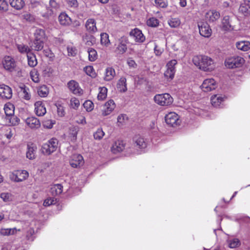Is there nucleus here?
Masks as SVG:
<instances>
[{"mask_svg": "<svg viewBox=\"0 0 250 250\" xmlns=\"http://www.w3.org/2000/svg\"><path fill=\"white\" fill-rule=\"evenodd\" d=\"M193 63L204 71H210L214 68L213 60L205 55L195 56L192 59Z\"/></svg>", "mask_w": 250, "mask_h": 250, "instance_id": "obj_1", "label": "nucleus"}, {"mask_svg": "<svg viewBox=\"0 0 250 250\" xmlns=\"http://www.w3.org/2000/svg\"><path fill=\"white\" fill-rule=\"evenodd\" d=\"M58 145V141L57 139L52 138L43 145L42 151L45 154L50 155L56 150Z\"/></svg>", "mask_w": 250, "mask_h": 250, "instance_id": "obj_2", "label": "nucleus"}, {"mask_svg": "<svg viewBox=\"0 0 250 250\" xmlns=\"http://www.w3.org/2000/svg\"><path fill=\"white\" fill-rule=\"evenodd\" d=\"M155 102L162 106H167L173 102V98L168 93L157 94L154 97Z\"/></svg>", "mask_w": 250, "mask_h": 250, "instance_id": "obj_3", "label": "nucleus"}, {"mask_svg": "<svg viewBox=\"0 0 250 250\" xmlns=\"http://www.w3.org/2000/svg\"><path fill=\"white\" fill-rule=\"evenodd\" d=\"M28 172L25 170H18L9 174L10 179L15 182H21L26 180L28 177Z\"/></svg>", "mask_w": 250, "mask_h": 250, "instance_id": "obj_4", "label": "nucleus"}, {"mask_svg": "<svg viewBox=\"0 0 250 250\" xmlns=\"http://www.w3.org/2000/svg\"><path fill=\"white\" fill-rule=\"evenodd\" d=\"M244 59L240 56H233L228 58L225 61V65L229 68L241 66L244 63Z\"/></svg>", "mask_w": 250, "mask_h": 250, "instance_id": "obj_5", "label": "nucleus"}, {"mask_svg": "<svg viewBox=\"0 0 250 250\" xmlns=\"http://www.w3.org/2000/svg\"><path fill=\"white\" fill-rule=\"evenodd\" d=\"M202 89L205 92L214 90L217 87V83L213 79L205 80L201 86Z\"/></svg>", "mask_w": 250, "mask_h": 250, "instance_id": "obj_6", "label": "nucleus"}, {"mask_svg": "<svg viewBox=\"0 0 250 250\" xmlns=\"http://www.w3.org/2000/svg\"><path fill=\"white\" fill-rule=\"evenodd\" d=\"M165 121L167 125L171 126H175L179 125L180 121L178 115L175 112H170L165 116Z\"/></svg>", "mask_w": 250, "mask_h": 250, "instance_id": "obj_7", "label": "nucleus"}, {"mask_svg": "<svg viewBox=\"0 0 250 250\" xmlns=\"http://www.w3.org/2000/svg\"><path fill=\"white\" fill-rule=\"evenodd\" d=\"M116 107L115 104L113 100H110L106 102L103 106L102 109V115L106 116L109 115Z\"/></svg>", "mask_w": 250, "mask_h": 250, "instance_id": "obj_8", "label": "nucleus"}, {"mask_svg": "<svg viewBox=\"0 0 250 250\" xmlns=\"http://www.w3.org/2000/svg\"><path fill=\"white\" fill-rule=\"evenodd\" d=\"M84 164L83 156L80 154H75L72 155L70 160V165L74 168L82 166Z\"/></svg>", "mask_w": 250, "mask_h": 250, "instance_id": "obj_9", "label": "nucleus"}, {"mask_svg": "<svg viewBox=\"0 0 250 250\" xmlns=\"http://www.w3.org/2000/svg\"><path fill=\"white\" fill-rule=\"evenodd\" d=\"M128 42L127 37L125 36H123L118 40V45L116 47V50L119 53L123 54L126 51Z\"/></svg>", "mask_w": 250, "mask_h": 250, "instance_id": "obj_10", "label": "nucleus"}, {"mask_svg": "<svg viewBox=\"0 0 250 250\" xmlns=\"http://www.w3.org/2000/svg\"><path fill=\"white\" fill-rule=\"evenodd\" d=\"M0 96L3 99H10L12 96V90L8 85L4 84L0 85Z\"/></svg>", "mask_w": 250, "mask_h": 250, "instance_id": "obj_11", "label": "nucleus"}, {"mask_svg": "<svg viewBox=\"0 0 250 250\" xmlns=\"http://www.w3.org/2000/svg\"><path fill=\"white\" fill-rule=\"evenodd\" d=\"M129 35L131 37H133L135 41L137 42H143L146 39L142 31L137 28L132 30L130 32Z\"/></svg>", "mask_w": 250, "mask_h": 250, "instance_id": "obj_12", "label": "nucleus"}, {"mask_svg": "<svg viewBox=\"0 0 250 250\" xmlns=\"http://www.w3.org/2000/svg\"><path fill=\"white\" fill-rule=\"evenodd\" d=\"M67 86L69 90L74 94L82 95L83 93V90L80 87L79 83L75 81L71 80L67 83Z\"/></svg>", "mask_w": 250, "mask_h": 250, "instance_id": "obj_13", "label": "nucleus"}, {"mask_svg": "<svg viewBox=\"0 0 250 250\" xmlns=\"http://www.w3.org/2000/svg\"><path fill=\"white\" fill-rule=\"evenodd\" d=\"M26 124L32 129H37L40 127L41 122L39 120L35 117L27 118L25 121Z\"/></svg>", "mask_w": 250, "mask_h": 250, "instance_id": "obj_14", "label": "nucleus"}, {"mask_svg": "<svg viewBox=\"0 0 250 250\" xmlns=\"http://www.w3.org/2000/svg\"><path fill=\"white\" fill-rule=\"evenodd\" d=\"M2 64L5 69L10 71H12L16 66L14 60L10 56H5L4 58Z\"/></svg>", "mask_w": 250, "mask_h": 250, "instance_id": "obj_15", "label": "nucleus"}, {"mask_svg": "<svg viewBox=\"0 0 250 250\" xmlns=\"http://www.w3.org/2000/svg\"><path fill=\"white\" fill-rule=\"evenodd\" d=\"M133 144L135 147L141 149L145 148L146 147V142L145 138L140 135H135L133 139Z\"/></svg>", "mask_w": 250, "mask_h": 250, "instance_id": "obj_16", "label": "nucleus"}, {"mask_svg": "<svg viewBox=\"0 0 250 250\" xmlns=\"http://www.w3.org/2000/svg\"><path fill=\"white\" fill-rule=\"evenodd\" d=\"M199 33L202 36L208 38L211 36V29L207 23H202L198 25Z\"/></svg>", "mask_w": 250, "mask_h": 250, "instance_id": "obj_17", "label": "nucleus"}, {"mask_svg": "<svg viewBox=\"0 0 250 250\" xmlns=\"http://www.w3.org/2000/svg\"><path fill=\"white\" fill-rule=\"evenodd\" d=\"M125 148V143L122 140L115 141L111 147V151L113 153H117L122 151Z\"/></svg>", "mask_w": 250, "mask_h": 250, "instance_id": "obj_18", "label": "nucleus"}, {"mask_svg": "<svg viewBox=\"0 0 250 250\" xmlns=\"http://www.w3.org/2000/svg\"><path fill=\"white\" fill-rule=\"evenodd\" d=\"M35 111L36 115L38 116H43L46 112V108L44 105L41 101L36 102L35 104Z\"/></svg>", "mask_w": 250, "mask_h": 250, "instance_id": "obj_19", "label": "nucleus"}, {"mask_svg": "<svg viewBox=\"0 0 250 250\" xmlns=\"http://www.w3.org/2000/svg\"><path fill=\"white\" fill-rule=\"evenodd\" d=\"M96 22L94 19H89L85 22L86 30L91 33H94L97 31Z\"/></svg>", "mask_w": 250, "mask_h": 250, "instance_id": "obj_20", "label": "nucleus"}, {"mask_svg": "<svg viewBox=\"0 0 250 250\" xmlns=\"http://www.w3.org/2000/svg\"><path fill=\"white\" fill-rule=\"evenodd\" d=\"M226 98L225 96L221 94L214 95L211 97V103L214 107H218Z\"/></svg>", "mask_w": 250, "mask_h": 250, "instance_id": "obj_21", "label": "nucleus"}, {"mask_svg": "<svg viewBox=\"0 0 250 250\" xmlns=\"http://www.w3.org/2000/svg\"><path fill=\"white\" fill-rule=\"evenodd\" d=\"M117 88L120 92H125L127 91L126 79L124 77H122L118 81Z\"/></svg>", "mask_w": 250, "mask_h": 250, "instance_id": "obj_22", "label": "nucleus"}, {"mask_svg": "<svg viewBox=\"0 0 250 250\" xmlns=\"http://www.w3.org/2000/svg\"><path fill=\"white\" fill-rule=\"evenodd\" d=\"M220 17V13L215 10H210L206 13V18L210 21L213 22Z\"/></svg>", "mask_w": 250, "mask_h": 250, "instance_id": "obj_23", "label": "nucleus"}, {"mask_svg": "<svg viewBox=\"0 0 250 250\" xmlns=\"http://www.w3.org/2000/svg\"><path fill=\"white\" fill-rule=\"evenodd\" d=\"M116 75L114 69L112 67H108L105 70L104 80L106 81H110L113 79Z\"/></svg>", "mask_w": 250, "mask_h": 250, "instance_id": "obj_24", "label": "nucleus"}, {"mask_svg": "<svg viewBox=\"0 0 250 250\" xmlns=\"http://www.w3.org/2000/svg\"><path fill=\"white\" fill-rule=\"evenodd\" d=\"M59 21L62 25H68L71 22V18L65 13H62L59 16Z\"/></svg>", "mask_w": 250, "mask_h": 250, "instance_id": "obj_25", "label": "nucleus"}, {"mask_svg": "<svg viewBox=\"0 0 250 250\" xmlns=\"http://www.w3.org/2000/svg\"><path fill=\"white\" fill-rule=\"evenodd\" d=\"M79 131V127L77 126H72L69 129L68 136L72 142H75L77 140V136L78 131Z\"/></svg>", "mask_w": 250, "mask_h": 250, "instance_id": "obj_26", "label": "nucleus"}, {"mask_svg": "<svg viewBox=\"0 0 250 250\" xmlns=\"http://www.w3.org/2000/svg\"><path fill=\"white\" fill-rule=\"evenodd\" d=\"M231 21L229 16H225L222 20V27L225 30H231L233 29L231 23Z\"/></svg>", "mask_w": 250, "mask_h": 250, "instance_id": "obj_27", "label": "nucleus"}, {"mask_svg": "<svg viewBox=\"0 0 250 250\" xmlns=\"http://www.w3.org/2000/svg\"><path fill=\"white\" fill-rule=\"evenodd\" d=\"M36 150L37 147L33 144L28 145L26 157L30 160L35 159Z\"/></svg>", "mask_w": 250, "mask_h": 250, "instance_id": "obj_28", "label": "nucleus"}, {"mask_svg": "<svg viewBox=\"0 0 250 250\" xmlns=\"http://www.w3.org/2000/svg\"><path fill=\"white\" fill-rule=\"evenodd\" d=\"M9 1L12 7L18 10L22 9L25 5L23 0H9Z\"/></svg>", "mask_w": 250, "mask_h": 250, "instance_id": "obj_29", "label": "nucleus"}, {"mask_svg": "<svg viewBox=\"0 0 250 250\" xmlns=\"http://www.w3.org/2000/svg\"><path fill=\"white\" fill-rule=\"evenodd\" d=\"M236 46L238 49L247 51L250 49V42L249 41H240L236 42Z\"/></svg>", "mask_w": 250, "mask_h": 250, "instance_id": "obj_30", "label": "nucleus"}, {"mask_svg": "<svg viewBox=\"0 0 250 250\" xmlns=\"http://www.w3.org/2000/svg\"><path fill=\"white\" fill-rule=\"evenodd\" d=\"M62 188L61 184H56L51 187L50 191L53 196L58 195L62 193Z\"/></svg>", "mask_w": 250, "mask_h": 250, "instance_id": "obj_31", "label": "nucleus"}, {"mask_svg": "<svg viewBox=\"0 0 250 250\" xmlns=\"http://www.w3.org/2000/svg\"><path fill=\"white\" fill-rule=\"evenodd\" d=\"M35 40L44 41L45 38V31L43 29L37 28L34 32Z\"/></svg>", "mask_w": 250, "mask_h": 250, "instance_id": "obj_32", "label": "nucleus"}, {"mask_svg": "<svg viewBox=\"0 0 250 250\" xmlns=\"http://www.w3.org/2000/svg\"><path fill=\"white\" fill-rule=\"evenodd\" d=\"M44 41L35 40L32 44L30 45L31 49L35 51H41L43 48Z\"/></svg>", "mask_w": 250, "mask_h": 250, "instance_id": "obj_33", "label": "nucleus"}, {"mask_svg": "<svg viewBox=\"0 0 250 250\" xmlns=\"http://www.w3.org/2000/svg\"><path fill=\"white\" fill-rule=\"evenodd\" d=\"M41 14L44 18L48 19L53 14V10L47 6H42Z\"/></svg>", "mask_w": 250, "mask_h": 250, "instance_id": "obj_34", "label": "nucleus"}, {"mask_svg": "<svg viewBox=\"0 0 250 250\" xmlns=\"http://www.w3.org/2000/svg\"><path fill=\"white\" fill-rule=\"evenodd\" d=\"M28 60V64L30 67H34L37 64V60L36 59L35 55L30 52L27 55Z\"/></svg>", "mask_w": 250, "mask_h": 250, "instance_id": "obj_35", "label": "nucleus"}, {"mask_svg": "<svg viewBox=\"0 0 250 250\" xmlns=\"http://www.w3.org/2000/svg\"><path fill=\"white\" fill-rule=\"evenodd\" d=\"M239 10L245 16L250 14V4L244 1V2L241 4Z\"/></svg>", "mask_w": 250, "mask_h": 250, "instance_id": "obj_36", "label": "nucleus"}, {"mask_svg": "<svg viewBox=\"0 0 250 250\" xmlns=\"http://www.w3.org/2000/svg\"><path fill=\"white\" fill-rule=\"evenodd\" d=\"M17 47L18 51L21 54H29L31 51V49L29 48L27 45H25L23 43L17 44Z\"/></svg>", "mask_w": 250, "mask_h": 250, "instance_id": "obj_37", "label": "nucleus"}, {"mask_svg": "<svg viewBox=\"0 0 250 250\" xmlns=\"http://www.w3.org/2000/svg\"><path fill=\"white\" fill-rule=\"evenodd\" d=\"M38 93L40 97H46L49 93L48 87L45 85L41 86L38 89Z\"/></svg>", "mask_w": 250, "mask_h": 250, "instance_id": "obj_38", "label": "nucleus"}, {"mask_svg": "<svg viewBox=\"0 0 250 250\" xmlns=\"http://www.w3.org/2000/svg\"><path fill=\"white\" fill-rule=\"evenodd\" d=\"M17 231V229L15 228L12 229H1L0 230V233L2 235L6 236L15 234Z\"/></svg>", "mask_w": 250, "mask_h": 250, "instance_id": "obj_39", "label": "nucleus"}, {"mask_svg": "<svg viewBox=\"0 0 250 250\" xmlns=\"http://www.w3.org/2000/svg\"><path fill=\"white\" fill-rule=\"evenodd\" d=\"M4 110L7 118L14 115V111L12 104L5 105L4 107Z\"/></svg>", "mask_w": 250, "mask_h": 250, "instance_id": "obj_40", "label": "nucleus"}, {"mask_svg": "<svg viewBox=\"0 0 250 250\" xmlns=\"http://www.w3.org/2000/svg\"><path fill=\"white\" fill-rule=\"evenodd\" d=\"M21 88L22 92V98L25 100H29L31 97V95L29 93V89L25 85L21 86Z\"/></svg>", "mask_w": 250, "mask_h": 250, "instance_id": "obj_41", "label": "nucleus"}, {"mask_svg": "<svg viewBox=\"0 0 250 250\" xmlns=\"http://www.w3.org/2000/svg\"><path fill=\"white\" fill-rule=\"evenodd\" d=\"M88 59L91 62L95 61L97 58V51L93 48H90L88 49Z\"/></svg>", "mask_w": 250, "mask_h": 250, "instance_id": "obj_42", "label": "nucleus"}, {"mask_svg": "<svg viewBox=\"0 0 250 250\" xmlns=\"http://www.w3.org/2000/svg\"><path fill=\"white\" fill-rule=\"evenodd\" d=\"M100 91L98 95V100H103L107 96V89L105 87H102L99 88Z\"/></svg>", "mask_w": 250, "mask_h": 250, "instance_id": "obj_43", "label": "nucleus"}, {"mask_svg": "<svg viewBox=\"0 0 250 250\" xmlns=\"http://www.w3.org/2000/svg\"><path fill=\"white\" fill-rule=\"evenodd\" d=\"M169 25L172 28H176L181 24V21L178 18H172L168 21Z\"/></svg>", "mask_w": 250, "mask_h": 250, "instance_id": "obj_44", "label": "nucleus"}, {"mask_svg": "<svg viewBox=\"0 0 250 250\" xmlns=\"http://www.w3.org/2000/svg\"><path fill=\"white\" fill-rule=\"evenodd\" d=\"M101 43L102 44L105 46H107L110 43L108 39V35L105 33H103L101 34Z\"/></svg>", "mask_w": 250, "mask_h": 250, "instance_id": "obj_45", "label": "nucleus"}, {"mask_svg": "<svg viewBox=\"0 0 250 250\" xmlns=\"http://www.w3.org/2000/svg\"><path fill=\"white\" fill-rule=\"evenodd\" d=\"M85 44L87 46H92L96 43V38L92 35L87 36L85 38Z\"/></svg>", "mask_w": 250, "mask_h": 250, "instance_id": "obj_46", "label": "nucleus"}, {"mask_svg": "<svg viewBox=\"0 0 250 250\" xmlns=\"http://www.w3.org/2000/svg\"><path fill=\"white\" fill-rule=\"evenodd\" d=\"M83 70L87 75L92 77H95L96 76V73L92 66H86L84 67Z\"/></svg>", "mask_w": 250, "mask_h": 250, "instance_id": "obj_47", "label": "nucleus"}, {"mask_svg": "<svg viewBox=\"0 0 250 250\" xmlns=\"http://www.w3.org/2000/svg\"><path fill=\"white\" fill-rule=\"evenodd\" d=\"M104 135L103 129L101 128L97 129V131L94 133V138L96 140H101Z\"/></svg>", "mask_w": 250, "mask_h": 250, "instance_id": "obj_48", "label": "nucleus"}, {"mask_svg": "<svg viewBox=\"0 0 250 250\" xmlns=\"http://www.w3.org/2000/svg\"><path fill=\"white\" fill-rule=\"evenodd\" d=\"M83 107L87 111L90 112L94 108V104L90 100L86 101L83 104Z\"/></svg>", "mask_w": 250, "mask_h": 250, "instance_id": "obj_49", "label": "nucleus"}, {"mask_svg": "<svg viewBox=\"0 0 250 250\" xmlns=\"http://www.w3.org/2000/svg\"><path fill=\"white\" fill-rule=\"evenodd\" d=\"M159 24V21L155 18H151L147 21V25L151 27H156Z\"/></svg>", "mask_w": 250, "mask_h": 250, "instance_id": "obj_50", "label": "nucleus"}, {"mask_svg": "<svg viewBox=\"0 0 250 250\" xmlns=\"http://www.w3.org/2000/svg\"><path fill=\"white\" fill-rule=\"evenodd\" d=\"M22 17L24 20L29 22L33 23L35 21V18L34 15L30 13H25L23 15Z\"/></svg>", "mask_w": 250, "mask_h": 250, "instance_id": "obj_51", "label": "nucleus"}, {"mask_svg": "<svg viewBox=\"0 0 250 250\" xmlns=\"http://www.w3.org/2000/svg\"><path fill=\"white\" fill-rule=\"evenodd\" d=\"M70 106L74 109H77L80 105L79 100L76 98H72L70 100Z\"/></svg>", "mask_w": 250, "mask_h": 250, "instance_id": "obj_52", "label": "nucleus"}, {"mask_svg": "<svg viewBox=\"0 0 250 250\" xmlns=\"http://www.w3.org/2000/svg\"><path fill=\"white\" fill-rule=\"evenodd\" d=\"M57 203V199L55 198H49L45 199L43 202L44 206H49L51 205H55Z\"/></svg>", "mask_w": 250, "mask_h": 250, "instance_id": "obj_53", "label": "nucleus"}, {"mask_svg": "<svg viewBox=\"0 0 250 250\" xmlns=\"http://www.w3.org/2000/svg\"><path fill=\"white\" fill-rule=\"evenodd\" d=\"M240 241L237 238L229 240V245L230 248H235L240 245Z\"/></svg>", "mask_w": 250, "mask_h": 250, "instance_id": "obj_54", "label": "nucleus"}, {"mask_svg": "<svg viewBox=\"0 0 250 250\" xmlns=\"http://www.w3.org/2000/svg\"><path fill=\"white\" fill-rule=\"evenodd\" d=\"M177 63L176 60H172L169 61L167 64V69L175 71V65Z\"/></svg>", "mask_w": 250, "mask_h": 250, "instance_id": "obj_55", "label": "nucleus"}, {"mask_svg": "<svg viewBox=\"0 0 250 250\" xmlns=\"http://www.w3.org/2000/svg\"><path fill=\"white\" fill-rule=\"evenodd\" d=\"M7 119H8L9 122L13 125H18L20 122V119L14 115L9 117Z\"/></svg>", "mask_w": 250, "mask_h": 250, "instance_id": "obj_56", "label": "nucleus"}, {"mask_svg": "<svg viewBox=\"0 0 250 250\" xmlns=\"http://www.w3.org/2000/svg\"><path fill=\"white\" fill-rule=\"evenodd\" d=\"M175 73V71L167 69L166 71L164 73V75L167 78L172 80L174 78Z\"/></svg>", "mask_w": 250, "mask_h": 250, "instance_id": "obj_57", "label": "nucleus"}, {"mask_svg": "<svg viewBox=\"0 0 250 250\" xmlns=\"http://www.w3.org/2000/svg\"><path fill=\"white\" fill-rule=\"evenodd\" d=\"M54 72V70L53 68L51 67H47L45 68V69L43 70V74L45 77H50L53 73Z\"/></svg>", "mask_w": 250, "mask_h": 250, "instance_id": "obj_58", "label": "nucleus"}, {"mask_svg": "<svg viewBox=\"0 0 250 250\" xmlns=\"http://www.w3.org/2000/svg\"><path fill=\"white\" fill-rule=\"evenodd\" d=\"M8 5L4 0H0V10L6 11L8 10Z\"/></svg>", "mask_w": 250, "mask_h": 250, "instance_id": "obj_59", "label": "nucleus"}, {"mask_svg": "<svg viewBox=\"0 0 250 250\" xmlns=\"http://www.w3.org/2000/svg\"><path fill=\"white\" fill-rule=\"evenodd\" d=\"M155 3L157 6L162 8H165L167 6L166 0H155Z\"/></svg>", "mask_w": 250, "mask_h": 250, "instance_id": "obj_60", "label": "nucleus"}, {"mask_svg": "<svg viewBox=\"0 0 250 250\" xmlns=\"http://www.w3.org/2000/svg\"><path fill=\"white\" fill-rule=\"evenodd\" d=\"M57 108V112L59 116L62 117L64 115V110L62 106L60 104L56 105Z\"/></svg>", "mask_w": 250, "mask_h": 250, "instance_id": "obj_61", "label": "nucleus"}, {"mask_svg": "<svg viewBox=\"0 0 250 250\" xmlns=\"http://www.w3.org/2000/svg\"><path fill=\"white\" fill-rule=\"evenodd\" d=\"M0 197L4 202H7L10 200L11 195L8 193H2Z\"/></svg>", "mask_w": 250, "mask_h": 250, "instance_id": "obj_62", "label": "nucleus"}, {"mask_svg": "<svg viewBox=\"0 0 250 250\" xmlns=\"http://www.w3.org/2000/svg\"><path fill=\"white\" fill-rule=\"evenodd\" d=\"M30 76L32 80L35 83H38L39 82L40 80L39 78V75L37 74V72H32L30 73Z\"/></svg>", "mask_w": 250, "mask_h": 250, "instance_id": "obj_63", "label": "nucleus"}, {"mask_svg": "<svg viewBox=\"0 0 250 250\" xmlns=\"http://www.w3.org/2000/svg\"><path fill=\"white\" fill-rule=\"evenodd\" d=\"M67 51L69 56H74L77 54V50L72 47H67Z\"/></svg>", "mask_w": 250, "mask_h": 250, "instance_id": "obj_64", "label": "nucleus"}]
</instances>
